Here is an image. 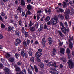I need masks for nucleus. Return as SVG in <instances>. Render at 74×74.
Returning <instances> with one entry per match:
<instances>
[{
    "label": "nucleus",
    "instance_id": "2eb2a0df",
    "mask_svg": "<svg viewBox=\"0 0 74 74\" xmlns=\"http://www.w3.org/2000/svg\"><path fill=\"white\" fill-rule=\"evenodd\" d=\"M14 29V27H11V26H9L8 28V30L9 32H11V31Z\"/></svg>",
    "mask_w": 74,
    "mask_h": 74
},
{
    "label": "nucleus",
    "instance_id": "f257e3e1",
    "mask_svg": "<svg viewBox=\"0 0 74 74\" xmlns=\"http://www.w3.org/2000/svg\"><path fill=\"white\" fill-rule=\"evenodd\" d=\"M60 26H62L61 29L62 32L64 34H67V32H68L69 30V28L66 29L65 27H64V25H63V24L62 22H60Z\"/></svg>",
    "mask_w": 74,
    "mask_h": 74
},
{
    "label": "nucleus",
    "instance_id": "a211bd4d",
    "mask_svg": "<svg viewBox=\"0 0 74 74\" xmlns=\"http://www.w3.org/2000/svg\"><path fill=\"white\" fill-rule=\"evenodd\" d=\"M58 33L60 35V36L61 37H63V36H64V35H63V34L62 33V31H58Z\"/></svg>",
    "mask_w": 74,
    "mask_h": 74
},
{
    "label": "nucleus",
    "instance_id": "ea45409f",
    "mask_svg": "<svg viewBox=\"0 0 74 74\" xmlns=\"http://www.w3.org/2000/svg\"><path fill=\"white\" fill-rule=\"evenodd\" d=\"M4 70L6 73L9 72V69L7 68H5L4 69Z\"/></svg>",
    "mask_w": 74,
    "mask_h": 74
},
{
    "label": "nucleus",
    "instance_id": "8fccbe9b",
    "mask_svg": "<svg viewBox=\"0 0 74 74\" xmlns=\"http://www.w3.org/2000/svg\"><path fill=\"white\" fill-rule=\"evenodd\" d=\"M28 35H29L28 34V32H25V36L26 37H27L28 36Z\"/></svg>",
    "mask_w": 74,
    "mask_h": 74
},
{
    "label": "nucleus",
    "instance_id": "69168bd1",
    "mask_svg": "<svg viewBox=\"0 0 74 74\" xmlns=\"http://www.w3.org/2000/svg\"><path fill=\"white\" fill-rule=\"evenodd\" d=\"M25 13L23 12L22 14V16H25Z\"/></svg>",
    "mask_w": 74,
    "mask_h": 74
},
{
    "label": "nucleus",
    "instance_id": "423d86ee",
    "mask_svg": "<svg viewBox=\"0 0 74 74\" xmlns=\"http://www.w3.org/2000/svg\"><path fill=\"white\" fill-rule=\"evenodd\" d=\"M46 42V41L45 40V38H43L42 40V41L41 42L43 47H45V44Z\"/></svg>",
    "mask_w": 74,
    "mask_h": 74
},
{
    "label": "nucleus",
    "instance_id": "58836bf2",
    "mask_svg": "<svg viewBox=\"0 0 74 74\" xmlns=\"http://www.w3.org/2000/svg\"><path fill=\"white\" fill-rule=\"evenodd\" d=\"M20 73L21 74H26V71L25 70H23L22 71H20Z\"/></svg>",
    "mask_w": 74,
    "mask_h": 74
},
{
    "label": "nucleus",
    "instance_id": "0e129e2a",
    "mask_svg": "<svg viewBox=\"0 0 74 74\" xmlns=\"http://www.w3.org/2000/svg\"><path fill=\"white\" fill-rule=\"evenodd\" d=\"M1 62L2 63H4V60L3 59H2V58H1Z\"/></svg>",
    "mask_w": 74,
    "mask_h": 74
},
{
    "label": "nucleus",
    "instance_id": "338daca9",
    "mask_svg": "<svg viewBox=\"0 0 74 74\" xmlns=\"http://www.w3.org/2000/svg\"><path fill=\"white\" fill-rule=\"evenodd\" d=\"M37 13L38 14V13H41L42 12V11H41V10H39L37 12Z\"/></svg>",
    "mask_w": 74,
    "mask_h": 74
},
{
    "label": "nucleus",
    "instance_id": "13d9d810",
    "mask_svg": "<svg viewBox=\"0 0 74 74\" xmlns=\"http://www.w3.org/2000/svg\"><path fill=\"white\" fill-rule=\"evenodd\" d=\"M63 42H60L59 43V46H60L61 47H62V45H63Z\"/></svg>",
    "mask_w": 74,
    "mask_h": 74
},
{
    "label": "nucleus",
    "instance_id": "f3484780",
    "mask_svg": "<svg viewBox=\"0 0 74 74\" xmlns=\"http://www.w3.org/2000/svg\"><path fill=\"white\" fill-rule=\"evenodd\" d=\"M70 13V10L69 9H68L66 10L65 13V14H68L69 15Z\"/></svg>",
    "mask_w": 74,
    "mask_h": 74
},
{
    "label": "nucleus",
    "instance_id": "a878e982",
    "mask_svg": "<svg viewBox=\"0 0 74 74\" xmlns=\"http://www.w3.org/2000/svg\"><path fill=\"white\" fill-rule=\"evenodd\" d=\"M28 53L29 55V56H32V53L31 51V49H28Z\"/></svg>",
    "mask_w": 74,
    "mask_h": 74
},
{
    "label": "nucleus",
    "instance_id": "864d4df0",
    "mask_svg": "<svg viewBox=\"0 0 74 74\" xmlns=\"http://www.w3.org/2000/svg\"><path fill=\"white\" fill-rule=\"evenodd\" d=\"M27 13L29 15H30L32 14V12L30 11V10H28L27 11Z\"/></svg>",
    "mask_w": 74,
    "mask_h": 74
},
{
    "label": "nucleus",
    "instance_id": "4c0bfd02",
    "mask_svg": "<svg viewBox=\"0 0 74 74\" xmlns=\"http://www.w3.org/2000/svg\"><path fill=\"white\" fill-rule=\"evenodd\" d=\"M63 7L64 8H66L67 7V3H66V2H64L63 3Z\"/></svg>",
    "mask_w": 74,
    "mask_h": 74
},
{
    "label": "nucleus",
    "instance_id": "7ed1b4c3",
    "mask_svg": "<svg viewBox=\"0 0 74 74\" xmlns=\"http://www.w3.org/2000/svg\"><path fill=\"white\" fill-rule=\"evenodd\" d=\"M68 65L71 69H72L74 66V63L71 60H69L68 62Z\"/></svg>",
    "mask_w": 74,
    "mask_h": 74
},
{
    "label": "nucleus",
    "instance_id": "4be33fe9",
    "mask_svg": "<svg viewBox=\"0 0 74 74\" xmlns=\"http://www.w3.org/2000/svg\"><path fill=\"white\" fill-rule=\"evenodd\" d=\"M62 60L63 62L64 63L67 62V59L66 58H62Z\"/></svg>",
    "mask_w": 74,
    "mask_h": 74
},
{
    "label": "nucleus",
    "instance_id": "3c124183",
    "mask_svg": "<svg viewBox=\"0 0 74 74\" xmlns=\"http://www.w3.org/2000/svg\"><path fill=\"white\" fill-rule=\"evenodd\" d=\"M33 25V23H32V21H31L30 22V23L29 25V27H31V26H32Z\"/></svg>",
    "mask_w": 74,
    "mask_h": 74
},
{
    "label": "nucleus",
    "instance_id": "a19ab883",
    "mask_svg": "<svg viewBox=\"0 0 74 74\" xmlns=\"http://www.w3.org/2000/svg\"><path fill=\"white\" fill-rule=\"evenodd\" d=\"M16 41L18 44H20L21 42V41L19 39H17Z\"/></svg>",
    "mask_w": 74,
    "mask_h": 74
},
{
    "label": "nucleus",
    "instance_id": "473e14b6",
    "mask_svg": "<svg viewBox=\"0 0 74 74\" xmlns=\"http://www.w3.org/2000/svg\"><path fill=\"white\" fill-rule=\"evenodd\" d=\"M30 60L32 62H34V58L33 57H31Z\"/></svg>",
    "mask_w": 74,
    "mask_h": 74
},
{
    "label": "nucleus",
    "instance_id": "5701e85b",
    "mask_svg": "<svg viewBox=\"0 0 74 74\" xmlns=\"http://www.w3.org/2000/svg\"><path fill=\"white\" fill-rule=\"evenodd\" d=\"M15 70L16 71H19V72H20V71H21V68L19 67L16 68Z\"/></svg>",
    "mask_w": 74,
    "mask_h": 74
},
{
    "label": "nucleus",
    "instance_id": "aec40b11",
    "mask_svg": "<svg viewBox=\"0 0 74 74\" xmlns=\"http://www.w3.org/2000/svg\"><path fill=\"white\" fill-rule=\"evenodd\" d=\"M25 50L24 49H23L21 51V56L23 58L25 57Z\"/></svg>",
    "mask_w": 74,
    "mask_h": 74
},
{
    "label": "nucleus",
    "instance_id": "6e6552de",
    "mask_svg": "<svg viewBox=\"0 0 74 74\" xmlns=\"http://www.w3.org/2000/svg\"><path fill=\"white\" fill-rule=\"evenodd\" d=\"M60 53H62V54H64V53L65 49L64 48H61L60 49Z\"/></svg>",
    "mask_w": 74,
    "mask_h": 74
},
{
    "label": "nucleus",
    "instance_id": "9d476101",
    "mask_svg": "<svg viewBox=\"0 0 74 74\" xmlns=\"http://www.w3.org/2000/svg\"><path fill=\"white\" fill-rule=\"evenodd\" d=\"M43 28H44V25H43V24H41L40 25V28H39L38 30V32H41V31H42V29H43Z\"/></svg>",
    "mask_w": 74,
    "mask_h": 74
},
{
    "label": "nucleus",
    "instance_id": "603ef678",
    "mask_svg": "<svg viewBox=\"0 0 74 74\" xmlns=\"http://www.w3.org/2000/svg\"><path fill=\"white\" fill-rule=\"evenodd\" d=\"M64 25L66 27H68V25H67V22H65Z\"/></svg>",
    "mask_w": 74,
    "mask_h": 74
},
{
    "label": "nucleus",
    "instance_id": "c9c22d12",
    "mask_svg": "<svg viewBox=\"0 0 74 74\" xmlns=\"http://www.w3.org/2000/svg\"><path fill=\"white\" fill-rule=\"evenodd\" d=\"M27 8L29 10H30L32 9V6H31L30 5H29L27 6Z\"/></svg>",
    "mask_w": 74,
    "mask_h": 74
},
{
    "label": "nucleus",
    "instance_id": "4468645a",
    "mask_svg": "<svg viewBox=\"0 0 74 74\" xmlns=\"http://www.w3.org/2000/svg\"><path fill=\"white\" fill-rule=\"evenodd\" d=\"M29 29L31 32H34L36 30V28L34 27H30Z\"/></svg>",
    "mask_w": 74,
    "mask_h": 74
},
{
    "label": "nucleus",
    "instance_id": "09e8293b",
    "mask_svg": "<svg viewBox=\"0 0 74 74\" xmlns=\"http://www.w3.org/2000/svg\"><path fill=\"white\" fill-rule=\"evenodd\" d=\"M0 20L1 21H2L3 22H4V20H3V18H2V17L1 16V15H0Z\"/></svg>",
    "mask_w": 74,
    "mask_h": 74
},
{
    "label": "nucleus",
    "instance_id": "20e7f679",
    "mask_svg": "<svg viewBox=\"0 0 74 74\" xmlns=\"http://www.w3.org/2000/svg\"><path fill=\"white\" fill-rule=\"evenodd\" d=\"M72 40H73V36H72L71 38V37L69 36V47L70 49H72L73 48V43L71 42Z\"/></svg>",
    "mask_w": 74,
    "mask_h": 74
},
{
    "label": "nucleus",
    "instance_id": "9b49d317",
    "mask_svg": "<svg viewBox=\"0 0 74 74\" xmlns=\"http://www.w3.org/2000/svg\"><path fill=\"white\" fill-rule=\"evenodd\" d=\"M56 11L58 13H60V11L61 12H63L64 11V10L62 8H59V10H57Z\"/></svg>",
    "mask_w": 74,
    "mask_h": 74
},
{
    "label": "nucleus",
    "instance_id": "bb28decb",
    "mask_svg": "<svg viewBox=\"0 0 74 74\" xmlns=\"http://www.w3.org/2000/svg\"><path fill=\"white\" fill-rule=\"evenodd\" d=\"M23 43L25 47H27V43H26V42L25 40L23 42Z\"/></svg>",
    "mask_w": 74,
    "mask_h": 74
},
{
    "label": "nucleus",
    "instance_id": "c03bdc74",
    "mask_svg": "<svg viewBox=\"0 0 74 74\" xmlns=\"http://www.w3.org/2000/svg\"><path fill=\"white\" fill-rule=\"evenodd\" d=\"M38 26H39V23L37 22L36 23L35 26L36 28H38Z\"/></svg>",
    "mask_w": 74,
    "mask_h": 74
},
{
    "label": "nucleus",
    "instance_id": "f704fd0d",
    "mask_svg": "<svg viewBox=\"0 0 74 74\" xmlns=\"http://www.w3.org/2000/svg\"><path fill=\"white\" fill-rule=\"evenodd\" d=\"M21 32L23 33V34H24L25 33V28L24 27H23L21 29Z\"/></svg>",
    "mask_w": 74,
    "mask_h": 74
},
{
    "label": "nucleus",
    "instance_id": "4d7b16f0",
    "mask_svg": "<svg viewBox=\"0 0 74 74\" xmlns=\"http://www.w3.org/2000/svg\"><path fill=\"white\" fill-rule=\"evenodd\" d=\"M1 14L2 16H4L5 15V14L3 12H2L1 13Z\"/></svg>",
    "mask_w": 74,
    "mask_h": 74
},
{
    "label": "nucleus",
    "instance_id": "6e6d98bb",
    "mask_svg": "<svg viewBox=\"0 0 74 74\" xmlns=\"http://www.w3.org/2000/svg\"><path fill=\"white\" fill-rule=\"evenodd\" d=\"M48 66H49H49H51V62H49L47 64Z\"/></svg>",
    "mask_w": 74,
    "mask_h": 74
},
{
    "label": "nucleus",
    "instance_id": "2f4dec72",
    "mask_svg": "<svg viewBox=\"0 0 74 74\" xmlns=\"http://www.w3.org/2000/svg\"><path fill=\"white\" fill-rule=\"evenodd\" d=\"M56 50L55 49H53V51H52V53L53 54V55H55L56 53Z\"/></svg>",
    "mask_w": 74,
    "mask_h": 74
},
{
    "label": "nucleus",
    "instance_id": "37998d69",
    "mask_svg": "<svg viewBox=\"0 0 74 74\" xmlns=\"http://www.w3.org/2000/svg\"><path fill=\"white\" fill-rule=\"evenodd\" d=\"M11 57V55L8 53H7L6 55V57L7 58H8Z\"/></svg>",
    "mask_w": 74,
    "mask_h": 74
},
{
    "label": "nucleus",
    "instance_id": "b1692460",
    "mask_svg": "<svg viewBox=\"0 0 74 74\" xmlns=\"http://www.w3.org/2000/svg\"><path fill=\"white\" fill-rule=\"evenodd\" d=\"M40 66L42 69H43V68H44V63H43L42 62H40Z\"/></svg>",
    "mask_w": 74,
    "mask_h": 74
},
{
    "label": "nucleus",
    "instance_id": "de8ad7c7",
    "mask_svg": "<svg viewBox=\"0 0 74 74\" xmlns=\"http://www.w3.org/2000/svg\"><path fill=\"white\" fill-rule=\"evenodd\" d=\"M15 56L16 58H18L19 57V55H18V53H16L15 54Z\"/></svg>",
    "mask_w": 74,
    "mask_h": 74
},
{
    "label": "nucleus",
    "instance_id": "f8f14e48",
    "mask_svg": "<svg viewBox=\"0 0 74 74\" xmlns=\"http://www.w3.org/2000/svg\"><path fill=\"white\" fill-rule=\"evenodd\" d=\"M1 26L2 29H4V30H7V27H5V25L4 24H1Z\"/></svg>",
    "mask_w": 74,
    "mask_h": 74
},
{
    "label": "nucleus",
    "instance_id": "1a4fd4ad",
    "mask_svg": "<svg viewBox=\"0 0 74 74\" xmlns=\"http://www.w3.org/2000/svg\"><path fill=\"white\" fill-rule=\"evenodd\" d=\"M58 17L60 18L61 20L64 19V16L62 14H59L58 15Z\"/></svg>",
    "mask_w": 74,
    "mask_h": 74
},
{
    "label": "nucleus",
    "instance_id": "774afa93",
    "mask_svg": "<svg viewBox=\"0 0 74 74\" xmlns=\"http://www.w3.org/2000/svg\"><path fill=\"white\" fill-rule=\"evenodd\" d=\"M3 36H2V35L0 34V39H2Z\"/></svg>",
    "mask_w": 74,
    "mask_h": 74
},
{
    "label": "nucleus",
    "instance_id": "ddd939ff",
    "mask_svg": "<svg viewBox=\"0 0 74 74\" xmlns=\"http://www.w3.org/2000/svg\"><path fill=\"white\" fill-rule=\"evenodd\" d=\"M9 60L10 62H14V58L13 57H11L9 58Z\"/></svg>",
    "mask_w": 74,
    "mask_h": 74
},
{
    "label": "nucleus",
    "instance_id": "393cba45",
    "mask_svg": "<svg viewBox=\"0 0 74 74\" xmlns=\"http://www.w3.org/2000/svg\"><path fill=\"white\" fill-rule=\"evenodd\" d=\"M34 67L35 69V71L36 73H37L38 71V68H37V66H36V65H34Z\"/></svg>",
    "mask_w": 74,
    "mask_h": 74
},
{
    "label": "nucleus",
    "instance_id": "5fc2aeb1",
    "mask_svg": "<svg viewBox=\"0 0 74 74\" xmlns=\"http://www.w3.org/2000/svg\"><path fill=\"white\" fill-rule=\"evenodd\" d=\"M48 12L50 14H51V10L50 9V8L49 9Z\"/></svg>",
    "mask_w": 74,
    "mask_h": 74
},
{
    "label": "nucleus",
    "instance_id": "680f3d73",
    "mask_svg": "<svg viewBox=\"0 0 74 74\" xmlns=\"http://www.w3.org/2000/svg\"><path fill=\"white\" fill-rule=\"evenodd\" d=\"M36 60L38 62H40L41 61V60L40 58H37Z\"/></svg>",
    "mask_w": 74,
    "mask_h": 74
},
{
    "label": "nucleus",
    "instance_id": "c85d7f7f",
    "mask_svg": "<svg viewBox=\"0 0 74 74\" xmlns=\"http://www.w3.org/2000/svg\"><path fill=\"white\" fill-rule=\"evenodd\" d=\"M16 34L18 36H19V34H20V32H19V31L18 30V29H16L15 31Z\"/></svg>",
    "mask_w": 74,
    "mask_h": 74
},
{
    "label": "nucleus",
    "instance_id": "cd10ccee",
    "mask_svg": "<svg viewBox=\"0 0 74 74\" xmlns=\"http://www.w3.org/2000/svg\"><path fill=\"white\" fill-rule=\"evenodd\" d=\"M49 20H50V17H49V16H47L46 18L45 19V21L46 22L49 21Z\"/></svg>",
    "mask_w": 74,
    "mask_h": 74
},
{
    "label": "nucleus",
    "instance_id": "6ab92c4d",
    "mask_svg": "<svg viewBox=\"0 0 74 74\" xmlns=\"http://www.w3.org/2000/svg\"><path fill=\"white\" fill-rule=\"evenodd\" d=\"M21 5H23V6L25 5V3L24 0H21Z\"/></svg>",
    "mask_w": 74,
    "mask_h": 74
},
{
    "label": "nucleus",
    "instance_id": "72a5a7b5",
    "mask_svg": "<svg viewBox=\"0 0 74 74\" xmlns=\"http://www.w3.org/2000/svg\"><path fill=\"white\" fill-rule=\"evenodd\" d=\"M65 16L66 19H68L69 18V14H65Z\"/></svg>",
    "mask_w": 74,
    "mask_h": 74
},
{
    "label": "nucleus",
    "instance_id": "052dcab7",
    "mask_svg": "<svg viewBox=\"0 0 74 74\" xmlns=\"http://www.w3.org/2000/svg\"><path fill=\"white\" fill-rule=\"evenodd\" d=\"M47 26L45 24L44 25V29H47Z\"/></svg>",
    "mask_w": 74,
    "mask_h": 74
},
{
    "label": "nucleus",
    "instance_id": "bf43d9fd",
    "mask_svg": "<svg viewBox=\"0 0 74 74\" xmlns=\"http://www.w3.org/2000/svg\"><path fill=\"white\" fill-rule=\"evenodd\" d=\"M69 4H74V0L73 1H70L69 2Z\"/></svg>",
    "mask_w": 74,
    "mask_h": 74
},
{
    "label": "nucleus",
    "instance_id": "e433bc0d",
    "mask_svg": "<svg viewBox=\"0 0 74 74\" xmlns=\"http://www.w3.org/2000/svg\"><path fill=\"white\" fill-rule=\"evenodd\" d=\"M17 10H18V11H19L20 12V13H21V12H22V9L21 8V6H19L18 8L17 9Z\"/></svg>",
    "mask_w": 74,
    "mask_h": 74
},
{
    "label": "nucleus",
    "instance_id": "c756f323",
    "mask_svg": "<svg viewBox=\"0 0 74 74\" xmlns=\"http://www.w3.org/2000/svg\"><path fill=\"white\" fill-rule=\"evenodd\" d=\"M41 16V14L40 13H39L37 14V18L38 20H39V19L40 18V17Z\"/></svg>",
    "mask_w": 74,
    "mask_h": 74
},
{
    "label": "nucleus",
    "instance_id": "39448f33",
    "mask_svg": "<svg viewBox=\"0 0 74 74\" xmlns=\"http://www.w3.org/2000/svg\"><path fill=\"white\" fill-rule=\"evenodd\" d=\"M42 55V53L41 52H37L36 53V58H40V57H41Z\"/></svg>",
    "mask_w": 74,
    "mask_h": 74
},
{
    "label": "nucleus",
    "instance_id": "e2e57ef3",
    "mask_svg": "<svg viewBox=\"0 0 74 74\" xmlns=\"http://www.w3.org/2000/svg\"><path fill=\"white\" fill-rule=\"evenodd\" d=\"M14 16H15V19H18V16H17V15H16V14Z\"/></svg>",
    "mask_w": 74,
    "mask_h": 74
},
{
    "label": "nucleus",
    "instance_id": "0eeeda50",
    "mask_svg": "<svg viewBox=\"0 0 74 74\" xmlns=\"http://www.w3.org/2000/svg\"><path fill=\"white\" fill-rule=\"evenodd\" d=\"M48 41H49V44H52V39L51 38L49 37L48 38Z\"/></svg>",
    "mask_w": 74,
    "mask_h": 74
},
{
    "label": "nucleus",
    "instance_id": "7c9ffc66",
    "mask_svg": "<svg viewBox=\"0 0 74 74\" xmlns=\"http://www.w3.org/2000/svg\"><path fill=\"white\" fill-rule=\"evenodd\" d=\"M67 53L69 55L70 54V49L68 48H67V49L66 50Z\"/></svg>",
    "mask_w": 74,
    "mask_h": 74
},
{
    "label": "nucleus",
    "instance_id": "79ce46f5",
    "mask_svg": "<svg viewBox=\"0 0 74 74\" xmlns=\"http://www.w3.org/2000/svg\"><path fill=\"white\" fill-rule=\"evenodd\" d=\"M56 62H54V64H51V66H54L55 67H58V66H56Z\"/></svg>",
    "mask_w": 74,
    "mask_h": 74
},
{
    "label": "nucleus",
    "instance_id": "412c9836",
    "mask_svg": "<svg viewBox=\"0 0 74 74\" xmlns=\"http://www.w3.org/2000/svg\"><path fill=\"white\" fill-rule=\"evenodd\" d=\"M51 73H52V74H58V73H59V72L56 70V71H51Z\"/></svg>",
    "mask_w": 74,
    "mask_h": 74
},
{
    "label": "nucleus",
    "instance_id": "dca6fc26",
    "mask_svg": "<svg viewBox=\"0 0 74 74\" xmlns=\"http://www.w3.org/2000/svg\"><path fill=\"white\" fill-rule=\"evenodd\" d=\"M28 73L30 74H32L33 72L32 71V69L30 68H29L28 69Z\"/></svg>",
    "mask_w": 74,
    "mask_h": 74
},
{
    "label": "nucleus",
    "instance_id": "a18cd8bd",
    "mask_svg": "<svg viewBox=\"0 0 74 74\" xmlns=\"http://www.w3.org/2000/svg\"><path fill=\"white\" fill-rule=\"evenodd\" d=\"M26 42H27V45H29V44L30 43V40L27 39V40Z\"/></svg>",
    "mask_w": 74,
    "mask_h": 74
},
{
    "label": "nucleus",
    "instance_id": "f03ea898",
    "mask_svg": "<svg viewBox=\"0 0 74 74\" xmlns=\"http://www.w3.org/2000/svg\"><path fill=\"white\" fill-rule=\"evenodd\" d=\"M51 22L53 25H56L57 23L59 22V20L58 17L55 16L54 18L51 19Z\"/></svg>",
    "mask_w": 74,
    "mask_h": 74
},
{
    "label": "nucleus",
    "instance_id": "49530a36",
    "mask_svg": "<svg viewBox=\"0 0 74 74\" xmlns=\"http://www.w3.org/2000/svg\"><path fill=\"white\" fill-rule=\"evenodd\" d=\"M18 23L20 26L22 25V20L21 19H20V20L18 21Z\"/></svg>",
    "mask_w": 74,
    "mask_h": 74
}]
</instances>
